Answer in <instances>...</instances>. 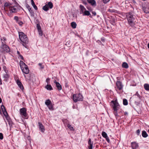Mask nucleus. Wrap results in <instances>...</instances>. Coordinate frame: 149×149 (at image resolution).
<instances>
[{
  "label": "nucleus",
  "mask_w": 149,
  "mask_h": 149,
  "mask_svg": "<svg viewBox=\"0 0 149 149\" xmlns=\"http://www.w3.org/2000/svg\"><path fill=\"white\" fill-rule=\"evenodd\" d=\"M110 105L113 110V113L116 118L119 116L118 111L120 108V106L118 102L117 99L111 101L110 103Z\"/></svg>",
  "instance_id": "1"
},
{
  "label": "nucleus",
  "mask_w": 149,
  "mask_h": 149,
  "mask_svg": "<svg viewBox=\"0 0 149 149\" xmlns=\"http://www.w3.org/2000/svg\"><path fill=\"white\" fill-rule=\"evenodd\" d=\"M126 16L129 24L132 27H134L136 23L135 16L131 12L127 13Z\"/></svg>",
  "instance_id": "2"
},
{
  "label": "nucleus",
  "mask_w": 149,
  "mask_h": 149,
  "mask_svg": "<svg viewBox=\"0 0 149 149\" xmlns=\"http://www.w3.org/2000/svg\"><path fill=\"white\" fill-rule=\"evenodd\" d=\"M19 38L22 43V45L24 46V44H27L29 42V39L27 36L24 33L22 32H19Z\"/></svg>",
  "instance_id": "3"
},
{
  "label": "nucleus",
  "mask_w": 149,
  "mask_h": 149,
  "mask_svg": "<svg viewBox=\"0 0 149 149\" xmlns=\"http://www.w3.org/2000/svg\"><path fill=\"white\" fill-rule=\"evenodd\" d=\"M19 65L22 72L26 74H28L29 71L27 65L22 61H20L19 62Z\"/></svg>",
  "instance_id": "4"
},
{
  "label": "nucleus",
  "mask_w": 149,
  "mask_h": 149,
  "mask_svg": "<svg viewBox=\"0 0 149 149\" xmlns=\"http://www.w3.org/2000/svg\"><path fill=\"white\" fill-rule=\"evenodd\" d=\"M80 10L79 13L82 14L83 16H89L90 17H92L89 11L86 10L84 7L82 5H80L79 6Z\"/></svg>",
  "instance_id": "5"
},
{
  "label": "nucleus",
  "mask_w": 149,
  "mask_h": 149,
  "mask_svg": "<svg viewBox=\"0 0 149 149\" xmlns=\"http://www.w3.org/2000/svg\"><path fill=\"white\" fill-rule=\"evenodd\" d=\"M123 85L120 81H117L116 82V90L118 93L119 94L122 92Z\"/></svg>",
  "instance_id": "6"
},
{
  "label": "nucleus",
  "mask_w": 149,
  "mask_h": 149,
  "mask_svg": "<svg viewBox=\"0 0 149 149\" xmlns=\"http://www.w3.org/2000/svg\"><path fill=\"white\" fill-rule=\"evenodd\" d=\"M72 99L74 102H77L78 101H83V97L80 93L75 94L73 95Z\"/></svg>",
  "instance_id": "7"
},
{
  "label": "nucleus",
  "mask_w": 149,
  "mask_h": 149,
  "mask_svg": "<svg viewBox=\"0 0 149 149\" xmlns=\"http://www.w3.org/2000/svg\"><path fill=\"white\" fill-rule=\"evenodd\" d=\"M5 42H2L1 46V48L2 51L4 52H9L10 49L9 47L6 44Z\"/></svg>",
  "instance_id": "8"
},
{
  "label": "nucleus",
  "mask_w": 149,
  "mask_h": 149,
  "mask_svg": "<svg viewBox=\"0 0 149 149\" xmlns=\"http://www.w3.org/2000/svg\"><path fill=\"white\" fill-rule=\"evenodd\" d=\"M17 8V6H12L9 10L10 13H8L7 14L10 17H12V15L11 13H15L18 11V10Z\"/></svg>",
  "instance_id": "9"
},
{
  "label": "nucleus",
  "mask_w": 149,
  "mask_h": 149,
  "mask_svg": "<svg viewBox=\"0 0 149 149\" xmlns=\"http://www.w3.org/2000/svg\"><path fill=\"white\" fill-rule=\"evenodd\" d=\"M19 113L22 117L24 119H27L26 118L28 115L26 112V110L25 108L23 107L19 109Z\"/></svg>",
  "instance_id": "10"
},
{
  "label": "nucleus",
  "mask_w": 149,
  "mask_h": 149,
  "mask_svg": "<svg viewBox=\"0 0 149 149\" xmlns=\"http://www.w3.org/2000/svg\"><path fill=\"white\" fill-rule=\"evenodd\" d=\"M53 5L52 3L51 2H49L47 4H46L43 7L42 9L45 11H48L49 8L52 9L53 7Z\"/></svg>",
  "instance_id": "11"
},
{
  "label": "nucleus",
  "mask_w": 149,
  "mask_h": 149,
  "mask_svg": "<svg viewBox=\"0 0 149 149\" xmlns=\"http://www.w3.org/2000/svg\"><path fill=\"white\" fill-rule=\"evenodd\" d=\"M38 124L39 130L42 133H44L45 129L44 125L40 122H38Z\"/></svg>",
  "instance_id": "12"
},
{
  "label": "nucleus",
  "mask_w": 149,
  "mask_h": 149,
  "mask_svg": "<svg viewBox=\"0 0 149 149\" xmlns=\"http://www.w3.org/2000/svg\"><path fill=\"white\" fill-rule=\"evenodd\" d=\"M4 9L5 11H6L9 10L12 6V4L10 3L6 2L4 3Z\"/></svg>",
  "instance_id": "13"
},
{
  "label": "nucleus",
  "mask_w": 149,
  "mask_h": 149,
  "mask_svg": "<svg viewBox=\"0 0 149 149\" xmlns=\"http://www.w3.org/2000/svg\"><path fill=\"white\" fill-rule=\"evenodd\" d=\"M131 146L132 149H136L139 147L138 143L136 142H132L131 143Z\"/></svg>",
  "instance_id": "14"
},
{
  "label": "nucleus",
  "mask_w": 149,
  "mask_h": 149,
  "mask_svg": "<svg viewBox=\"0 0 149 149\" xmlns=\"http://www.w3.org/2000/svg\"><path fill=\"white\" fill-rule=\"evenodd\" d=\"M102 136L106 139L107 141L109 143H110V139L107 135V133L104 132H102Z\"/></svg>",
  "instance_id": "15"
},
{
  "label": "nucleus",
  "mask_w": 149,
  "mask_h": 149,
  "mask_svg": "<svg viewBox=\"0 0 149 149\" xmlns=\"http://www.w3.org/2000/svg\"><path fill=\"white\" fill-rule=\"evenodd\" d=\"M16 83L17 84L18 86L22 90H23L24 89V87L21 82L19 80V79H17L16 81Z\"/></svg>",
  "instance_id": "16"
},
{
  "label": "nucleus",
  "mask_w": 149,
  "mask_h": 149,
  "mask_svg": "<svg viewBox=\"0 0 149 149\" xmlns=\"http://www.w3.org/2000/svg\"><path fill=\"white\" fill-rule=\"evenodd\" d=\"M88 3L93 7H95L96 6V3L95 0H87Z\"/></svg>",
  "instance_id": "17"
},
{
  "label": "nucleus",
  "mask_w": 149,
  "mask_h": 149,
  "mask_svg": "<svg viewBox=\"0 0 149 149\" xmlns=\"http://www.w3.org/2000/svg\"><path fill=\"white\" fill-rule=\"evenodd\" d=\"M88 149H93V142L91 141V139H89L88 142Z\"/></svg>",
  "instance_id": "18"
},
{
  "label": "nucleus",
  "mask_w": 149,
  "mask_h": 149,
  "mask_svg": "<svg viewBox=\"0 0 149 149\" xmlns=\"http://www.w3.org/2000/svg\"><path fill=\"white\" fill-rule=\"evenodd\" d=\"M37 28L39 35L40 36H42V35L43 33L41 30V27L39 24H37Z\"/></svg>",
  "instance_id": "19"
},
{
  "label": "nucleus",
  "mask_w": 149,
  "mask_h": 149,
  "mask_svg": "<svg viewBox=\"0 0 149 149\" xmlns=\"http://www.w3.org/2000/svg\"><path fill=\"white\" fill-rule=\"evenodd\" d=\"M54 83L56 84V86L58 90V91L61 90L62 89V86L59 83L57 82L56 80L54 81Z\"/></svg>",
  "instance_id": "20"
},
{
  "label": "nucleus",
  "mask_w": 149,
  "mask_h": 149,
  "mask_svg": "<svg viewBox=\"0 0 149 149\" xmlns=\"http://www.w3.org/2000/svg\"><path fill=\"white\" fill-rule=\"evenodd\" d=\"M22 18L20 17H18L17 16H15L14 17V19L16 21L17 23H18L19 21L21 20Z\"/></svg>",
  "instance_id": "21"
},
{
  "label": "nucleus",
  "mask_w": 149,
  "mask_h": 149,
  "mask_svg": "<svg viewBox=\"0 0 149 149\" xmlns=\"http://www.w3.org/2000/svg\"><path fill=\"white\" fill-rule=\"evenodd\" d=\"M3 77L4 79V80L7 81L9 78L10 76L7 74H3Z\"/></svg>",
  "instance_id": "22"
},
{
  "label": "nucleus",
  "mask_w": 149,
  "mask_h": 149,
  "mask_svg": "<svg viewBox=\"0 0 149 149\" xmlns=\"http://www.w3.org/2000/svg\"><path fill=\"white\" fill-rule=\"evenodd\" d=\"M142 135L144 138H146L148 136V134L145 130H143L142 131Z\"/></svg>",
  "instance_id": "23"
},
{
  "label": "nucleus",
  "mask_w": 149,
  "mask_h": 149,
  "mask_svg": "<svg viewBox=\"0 0 149 149\" xmlns=\"http://www.w3.org/2000/svg\"><path fill=\"white\" fill-rule=\"evenodd\" d=\"M31 4L32 6L33 7V8L35 9L36 10H38V8L36 6L35 4V3L34 2V1L33 0H31Z\"/></svg>",
  "instance_id": "24"
},
{
  "label": "nucleus",
  "mask_w": 149,
  "mask_h": 149,
  "mask_svg": "<svg viewBox=\"0 0 149 149\" xmlns=\"http://www.w3.org/2000/svg\"><path fill=\"white\" fill-rule=\"evenodd\" d=\"M122 67L123 68H128L129 67V65L126 62H123L122 64Z\"/></svg>",
  "instance_id": "25"
},
{
  "label": "nucleus",
  "mask_w": 149,
  "mask_h": 149,
  "mask_svg": "<svg viewBox=\"0 0 149 149\" xmlns=\"http://www.w3.org/2000/svg\"><path fill=\"white\" fill-rule=\"evenodd\" d=\"M53 105L52 103H51L50 104H49L48 106H47L49 109L50 110H53L54 109L53 107Z\"/></svg>",
  "instance_id": "26"
},
{
  "label": "nucleus",
  "mask_w": 149,
  "mask_h": 149,
  "mask_svg": "<svg viewBox=\"0 0 149 149\" xmlns=\"http://www.w3.org/2000/svg\"><path fill=\"white\" fill-rule=\"evenodd\" d=\"M45 88L48 90H52L53 89L52 86L50 85L47 84L45 86Z\"/></svg>",
  "instance_id": "27"
},
{
  "label": "nucleus",
  "mask_w": 149,
  "mask_h": 149,
  "mask_svg": "<svg viewBox=\"0 0 149 149\" xmlns=\"http://www.w3.org/2000/svg\"><path fill=\"white\" fill-rule=\"evenodd\" d=\"M144 87L145 89L147 91H149V84H145L144 85Z\"/></svg>",
  "instance_id": "28"
},
{
  "label": "nucleus",
  "mask_w": 149,
  "mask_h": 149,
  "mask_svg": "<svg viewBox=\"0 0 149 149\" xmlns=\"http://www.w3.org/2000/svg\"><path fill=\"white\" fill-rule=\"evenodd\" d=\"M71 25L73 29H75L76 27L77 24L75 22H73L71 23Z\"/></svg>",
  "instance_id": "29"
},
{
  "label": "nucleus",
  "mask_w": 149,
  "mask_h": 149,
  "mask_svg": "<svg viewBox=\"0 0 149 149\" xmlns=\"http://www.w3.org/2000/svg\"><path fill=\"white\" fill-rule=\"evenodd\" d=\"M29 11L31 14V15L32 16L34 17V12L33 10L31 9V8H29L28 9Z\"/></svg>",
  "instance_id": "30"
},
{
  "label": "nucleus",
  "mask_w": 149,
  "mask_h": 149,
  "mask_svg": "<svg viewBox=\"0 0 149 149\" xmlns=\"http://www.w3.org/2000/svg\"><path fill=\"white\" fill-rule=\"evenodd\" d=\"M52 102L51 100L49 99H48L46 100L45 102V104L47 106H48L49 104H50Z\"/></svg>",
  "instance_id": "31"
},
{
  "label": "nucleus",
  "mask_w": 149,
  "mask_h": 149,
  "mask_svg": "<svg viewBox=\"0 0 149 149\" xmlns=\"http://www.w3.org/2000/svg\"><path fill=\"white\" fill-rule=\"evenodd\" d=\"M123 104L124 105H127L128 104V102L126 99H123Z\"/></svg>",
  "instance_id": "32"
},
{
  "label": "nucleus",
  "mask_w": 149,
  "mask_h": 149,
  "mask_svg": "<svg viewBox=\"0 0 149 149\" xmlns=\"http://www.w3.org/2000/svg\"><path fill=\"white\" fill-rule=\"evenodd\" d=\"M68 128L71 130H74V129L73 127L69 124H68L67 125Z\"/></svg>",
  "instance_id": "33"
},
{
  "label": "nucleus",
  "mask_w": 149,
  "mask_h": 149,
  "mask_svg": "<svg viewBox=\"0 0 149 149\" xmlns=\"http://www.w3.org/2000/svg\"><path fill=\"white\" fill-rule=\"evenodd\" d=\"M62 121L64 124L66 125H67L68 124H69L68 120L66 119L63 120Z\"/></svg>",
  "instance_id": "34"
},
{
  "label": "nucleus",
  "mask_w": 149,
  "mask_h": 149,
  "mask_svg": "<svg viewBox=\"0 0 149 149\" xmlns=\"http://www.w3.org/2000/svg\"><path fill=\"white\" fill-rule=\"evenodd\" d=\"M134 95L135 96H136L137 97L139 98V100H140L141 97L140 95L139 94L137 91L136 92V94H134Z\"/></svg>",
  "instance_id": "35"
},
{
  "label": "nucleus",
  "mask_w": 149,
  "mask_h": 149,
  "mask_svg": "<svg viewBox=\"0 0 149 149\" xmlns=\"http://www.w3.org/2000/svg\"><path fill=\"white\" fill-rule=\"evenodd\" d=\"M3 113L4 116L6 117V118H7V116H8V114L6 110L5 111H3Z\"/></svg>",
  "instance_id": "36"
},
{
  "label": "nucleus",
  "mask_w": 149,
  "mask_h": 149,
  "mask_svg": "<svg viewBox=\"0 0 149 149\" xmlns=\"http://www.w3.org/2000/svg\"><path fill=\"white\" fill-rule=\"evenodd\" d=\"M1 109L2 110V112L4 111H5V110H6V109L5 108V107L4 106V105H2L1 106Z\"/></svg>",
  "instance_id": "37"
},
{
  "label": "nucleus",
  "mask_w": 149,
  "mask_h": 149,
  "mask_svg": "<svg viewBox=\"0 0 149 149\" xmlns=\"http://www.w3.org/2000/svg\"><path fill=\"white\" fill-rule=\"evenodd\" d=\"M38 65L40 67V68L41 69H43L44 68V66L42 65L41 63H39L38 64Z\"/></svg>",
  "instance_id": "38"
},
{
  "label": "nucleus",
  "mask_w": 149,
  "mask_h": 149,
  "mask_svg": "<svg viewBox=\"0 0 149 149\" xmlns=\"http://www.w3.org/2000/svg\"><path fill=\"white\" fill-rule=\"evenodd\" d=\"M18 24L20 26H22L23 24V23L21 20L18 23Z\"/></svg>",
  "instance_id": "39"
},
{
  "label": "nucleus",
  "mask_w": 149,
  "mask_h": 149,
  "mask_svg": "<svg viewBox=\"0 0 149 149\" xmlns=\"http://www.w3.org/2000/svg\"><path fill=\"white\" fill-rule=\"evenodd\" d=\"M140 131L139 129L137 130L136 132V133L138 135H140Z\"/></svg>",
  "instance_id": "40"
},
{
  "label": "nucleus",
  "mask_w": 149,
  "mask_h": 149,
  "mask_svg": "<svg viewBox=\"0 0 149 149\" xmlns=\"http://www.w3.org/2000/svg\"><path fill=\"white\" fill-rule=\"evenodd\" d=\"M110 0H102L103 2L105 3H107L110 1Z\"/></svg>",
  "instance_id": "41"
},
{
  "label": "nucleus",
  "mask_w": 149,
  "mask_h": 149,
  "mask_svg": "<svg viewBox=\"0 0 149 149\" xmlns=\"http://www.w3.org/2000/svg\"><path fill=\"white\" fill-rule=\"evenodd\" d=\"M19 58H20L22 60H24V59L22 56L21 54L19 56Z\"/></svg>",
  "instance_id": "42"
},
{
  "label": "nucleus",
  "mask_w": 149,
  "mask_h": 149,
  "mask_svg": "<svg viewBox=\"0 0 149 149\" xmlns=\"http://www.w3.org/2000/svg\"><path fill=\"white\" fill-rule=\"evenodd\" d=\"M3 139V135L2 133H0V139L2 140Z\"/></svg>",
  "instance_id": "43"
},
{
  "label": "nucleus",
  "mask_w": 149,
  "mask_h": 149,
  "mask_svg": "<svg viewBox=\"0 0 149 149\" xmlns=\"http://www.w3.org/2000/svg\"><path fill=\"white\" fill-rule=\"evenodd\" d=\"M26 8L28 9V10L30 8V6L27 3L26 4Z\"/></svg>",
  "instance_id": "44"
},
{
  "label": "nucleus",
  "mask_w": 149,
  "mask_h": 149,
  "mask_svg": "<svg viewBox=\"0 0 149 149\" xmlns=\"http://www.w3.org/2000/svg\"><path fill=\"white\" fill-rule=\"evenodd\" d=\"M146 8H145L144 9V8H143V10L145 13H148L149 12V11H147L146 10Z\"/></svg>",
  "instance_id": "45"
},
{
  "label": "nucleus",
  "mask_w": 149,
  "mask_h": 149,
  "mask_svg": "<svg viewBox=\"0 0 149 149\" xmlns=\"http://www.w3.org/2000/svg\"><path fill=\"white\" fill-rule=\"evenodd\" d=\"M50 79L48 78L46 79V82L47 83V84L49 83V82L50 81Z\"/></svg>",
  "instance_id": "46"
},
{
  "label": "nucleus",
  "mask_w": 149,
  "mask_h": 149,
  "mask_svg": "<svg viewBox=\"0 0 149 149\" xmlns=\"http://www.w3.org/2000/svg\"><path fill=\"white\" fill-rule=\"evenodd\" d=\"M82 3L85 5L87 4V3L85 0L82 1Z\"/></svg>",
  "instance_id": "47"
},
{
  "label": "nucleus",
  "mask_w": 149,
  "mask_h": 149,
  "mask_svg": "<svg viewBox=\"0 0 149 149\" xmlns=\"http://www.w3.org/2000/svg\"><path fill=\"white\" fill-rule=\"evenodd\" d=\"M92 14L94 16H95L96 15V13L95 11H93L92 12Z\"/></svg>",
  "instance_id": "48"
},
{
  "label": "nucleus",
  "mask_w": 149,
  "mask_h": 149,
  "mask_svg": "<svg viewBox=\"0 0 149 149\" xmlns=\"http://www.w3.org/2000/svg\"><path fill=\"white\" fill-rule=\"evenodd\" d=\"M2 80L0 78V85H1L2 84Z\"/></svg>",
  "instance_id": "49"
},
{
  "label": "nucleus",
  "mask_w": 149,
  "mask_h": 149,
  "mask_svg": "<svg viewBox=\"0 0 149 149\" xmlns=\"http://www.w3.org/2000/svg\"><path fill=\"white\" fill-rule=\"evenodd\" d=\"M17 54L18 56L20 54V52L18 51H17Z\"/></svg>",
  "instance_id": "50"
},
{
  "label": "nucleus",
  "mask_w": 149,
  "mask_h": 149,
  "mask_svg": "<svg viewBox=\"0 0 149 149\" xmlns=\"http://www.w3.org/2000/svg\"><path fill=\"white\" fill-rule=\"evenodd\" d=\"M87 8L88 10H91V8L90 7H89V8L87 7Z\"/></svg>",
  "instance_id": "51"
},
{
  "label": "nucleus",
  "mask_w": 149,
  "mask_h": 149,
  "mask_svg": "<svg viewBox=\"0 0 149 149\" xmlns=\"http://www.w3.org/2000/svg\"><path fill=\"white\" fill-rule=\"evenodd\" d=\"M124 114L125 115H127L128 114V113L127 112H125L124 113Z\"/></svg>",
  "instance_id": "52"
},
{
  "label": "nucleus",
  "mask_w": 149,
  "mask_h": 149,
  "mask_svg": "<svg viewBox=\"0 0 149 149\" xmlns=\"http://www.w3.org/2000/svg\"><path fill=\"white\" fill-rule=\"evenodd\" d=\"M132 2L134 3H136V2L134 0H132Z\"/></svg>",
  "instance_id": "53"
},
{
  "label": "nucleus",
  "mask_w": 149,
  "mask_h": 149,
  "mask_svg": "<svg viewBox=\"0 0 149 149\" xmlns=\"http://www.w3.org/2000/svg\"><path fill=\"white\" fill-rule=\"evenodd\" d=\"M2 102V99H1L0 97V103H1Z\"/></svg>",
  "instance_id": "54"
},
{
  "label": "nucleus",
  "mask_w": 149,
  "mask_h": 149,
  "mask_svg": "<svg viewBox=\"0 0 149 149\" xmlns=\"http://www.w3.org/2000/svg\"><path fill=\"white\" fill-rule=\"evenodd\" d=\"M101 40L102 41H104V39H103V38H102L101 39Z\"/></svg>",
  "instance_id": "55"
},
{
  "label": "nucleus",
  "mask_w": 149,
  "mask_h": 149,
  "mask_svg": "<svg viewBox=\"0 0 149 149\" xmlns=\"http://www.w3.org/2000/svg\"><path fill=\"white\" fill-rule=\"evenodd\" d=\"M148 48L149 49V43H148Z\"/></svg>",
  "instance_id": "56"
},
{
  "label": "nucleus",
  "mask_w": 149,
  "mask_h": 149,
  "mask_svg": "<svg viewBox=\"0 0 149 149\" xmlns=\"http://www.w3.org/2000/svg\"><path fill=\"white\" fill-rule=\"evenodd\" d=\"M148 132L149 133V129L148 130Z\"/></svg>",
  "instance_id": "57"
},
{
  "label": "nucleus",
  "mask_w": 149,
  "mask_h": 149,
  "mask_svg": "<svg viewBox=\"0 0 149 149\" xmlns=\"http://www.w3.org/2000/svg\"><path fill=\"white\" fill-rule=\"evenodd\" d=\"M6 68V67H5H5H3V68Z\"/></svg>",
  "instance_id": "58"
},
{
  "label": "nucleus",
  "mask_w": 149,
  "mask_h": 149,
  "mask_svg": "<svg viewBox=\"0 0 149 149\" xmlns=\"http://www.w3.org/2000/svg\"><path fill=\"white\" fill-rule=\"evenodd\" d=\"M6 68V67H5H5H3V68Z\"/></svg>",
  "instance_id": "59"
},
{
  "label": "nucleus",
  "mask_w": 149,
  "mask_h": 149,
  "mask_svg": "<svg viewBox=\"0 0 149 149\" xmlns=\"http://www.w3.org/2000/svg\"><path fill=\"white\" fill-rule=\"evenodd\" d=\"M24 76L25 77V78H26V76H25V75H24Z\"/></svg>",
  "instance_id": "60"
},
{
  "label": "nucleus",
  "mask_w": 149,
  "mask_h": 149,
  "mask_svg": "<svg viewBox=\"0 0 149 149\" xmlns=\"http://www.w3.org/2000/svg\"><path fill=\"white\" fill-rule=\"evenodd\" d=\"M66 86H67V85H65V87H66Z\"/></svg>",
  "instance_id": "61"
},
{
  "label": "nucleus",
  "mask_w": 149,
  "mask_h": 149,
  "mask_svg": "<svg viewBox=\"0 0 149 149\" xmlns=\"http://www.w3.org/2000/svg\"><path fill=\"white\" fill-rule=\"evenodd\" d=\"M66 86H67V85H65V87H66Z\"/></svg>",
  "instance_id": "62"
}]
</instances>
